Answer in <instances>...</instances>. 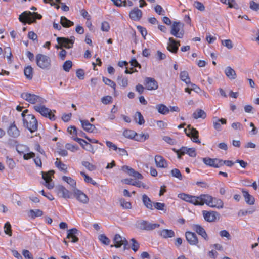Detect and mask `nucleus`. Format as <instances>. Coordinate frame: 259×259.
Returning <instances> with one entry per match:
<instances>
[{
	"instance_id": "obj_17",
	"label": "nucleus",
	"mask_w": 259,
	"mask_h": 259,
	"mask_svg": "<svg viewBox=\"0 0 259 259\" xmlns=\"http://www.w3.org/2000/svg\"><path fill=\"white\" fill-rule=\"evenodd\" d=\"M73 193L76 199L80 202L83 204L88 203L89 198L88 196L80 190L76 189L74 190Z\"/></svg>"
},
{
	"instance_id": "obj_28",
	"label": "nucleus",
	"mask_w": 259,
	"mask_h": 259,
	"mask_svg": "<svg viewBox=\"0 0 259 259\" xmlns=\"http://www.w3.org/2000/svg\"><path fill=\"white\" fill-rule=\"evenodd\" d=\"M220 123L222 124H225L226 123V120L224 118L219 119L217 117L213 118V127L218 131H220L221 130V126Z\"/></svg>"
},
{
	"instance_id": "obj_9",
	"label": "nucleus",
	"mask_w": 259,
	"mask_h": 259,
	"mask_svg": "<svg viewBox=\"0 0 259 259\" xmlns=\"http://www.w3.org/2000/svg\"><path fill=\"white\" fill-rule=\"evenodd\" d=\"M159 226V224L151 223L144 220H139L136 223L137 228L142 230L151 231Z\"/></svg>"
},
{
	"instance_id": "obj_40",
	"label": "nucleus",
	"mask_w": 259,
	"mask_h": 259,
	"mask_svg": "<svg viewBox=\"0 0 259 259\" xmlns=\"http://www.w3.org/2000/svg\"><path fill=\"white\" fill-rule=\"evenodd\" d=\"M60 23L64 27H69L74 25V23L67 19L65 17L62 16L61 17Z\"/></svg>"
},
{
	"instance_id": "obj_21",
	"label": "nucleus",
	"mask_w": 259,
	"mask_h": 259,
	"mask_svg": "<svg viewBox=\"0 0 259 259\" xmlns=\"http://www.w3.org/2000/svg\"><path fill=\"white\" fill-rule=\"evenodd\" d=\"M192 229L201 236L205 240H208L207 234L204 229L198 224H193L192 225Z\"/></svg>"
},
{
	"instance_id": "obj_63",
	"label": "nucleus",
	"mask_w": 259,
	"mask_h": 259,
	"mask_svg": "<svg viewBox=\"0 0 259 259\" xmlns=\"http://www.w3.org/2000/svg\"><path fill=\"white\" fill-rule=\"evenodd\" d=\"M250 8L254 11H258L259 10V3H256L253 1H250Z\"/></svg>"
},
{
	"instance_id": "obj_35",
	"label": "nucleus",
	"mask_w": 259,
	"mask_h": 259,
	"mask_svg": "<svg viewBox=\"0 0 259 259\" xmlns=\"http://www.w3.org/2000/svg\"><path fill=\"white\" fill-rule=\"evenodd\" d=\"M43 215V211L40 209H31L28 212V215L32 219L36 217H41Z\"/></svg>"
},
{
	"instance_id": "obj_47",
	"label": "nucleus",
	"mask_w": 259,
	"mask_h": 259,
	"mask_svg": "<svg viewBox=\"0 0 259 259\" xmlns=\"http://www.w3.org/2000/svg\"><path fill=\"white\" fill-rule=\"evenodd\" d=\"M170 173L172 177L178 179L179 180H183V176L179 169L174 168L171 170Z\"/></svg>"
},
{
	"instance_id": "obj_59",
	"label": "nucleus",
	"mask_w": 259,
	"mask_h": 259,
	"mask_svg": "<svg viewBox=\"0 0 259 259\" xmlns=\"http://www.w3.org/2000/svg\"><path fill=\"white\" fill-rule=\"evenodd\" d=\"M165 204L160 202L153 203V208H155L158 210H163L165 207Z\"/></svg>"
},
{
	"instance_id": "obj_54",
	"label": "nucleus",
	"mask_w": 259,
	"mask_h": 259,
	"mask_svg": "<svg viewBox=\"0 0 259 259\" xmlns=\"http://www.w3.org/2000/svg\"><path fill=\"white\" fill-rule=\"evenodd\" d=\"M82 165L90 171L96 169V166L88 161H82Z\"/></svg>"
},
{
	"instance_id": "obj_44",
	"label": "nucleus",
	"mask_w": 259,
	"mask_h": 259,
	"mask_svg": "<svg viewBox=\"0 0 259 259\" xmlns=\"http://www.w3.org/2000/svg\"><path fill=\"white\" fill-rule=\"evenodd\" d=\"M80 175L83 177L84 181L88 183L92 184L94 186L97 185V183H96L95 181H94L92 178L90 177L87 174H85L84 172L81 171Z\"/></svg>"
},
{
	"instance_id": "obj_50",
	"label": "nucleus",
	"mask_w": 259,
	"mask_h": 259,
	"mask_svg": "<svg viewBox=\"0 0 259 259\" xmlns=\"http://www.w3.org/2000/svg\"><path fill=\"white\" fill-rule=\"evenodd\" d=\"M103 81L106 84L111 87L114 89V91H115V90H116V84H115V83L114 81H113L111 79H109L108 78L105 77H103Z\"/></svg>"
},
{
	"instance_id": "obj_11",
	"label": "nucleus",
	"mask_w": 259,
	"mask_h": 259,
	"mask_svg": "<svg viewBox=\"0 0 259 259\" xmlns=\"http://www.w3.org/2000/svg\"><path fill=\"white\" fill-rule=\"evenodd\" d=\"M186 135L191 137L192 140L195 143H200V141L198 139V131L195 128L192 127L190 125L187 126V128L185 129Z\"/></svg>"
},
{
	"instance_id": "obj_10",
	"label": "nucleus",
	"mask_w": 259,
	"mask_h": 259,
	"mask_svg": "<svg viewBox=\"0 0 259 259\" xmlns=\"http://www.w3.org/2000/svg\"><path fill=\"white\" fill-rule=\"evenodd\" d=\"M183 26V25L181 22H174L171 26L170 34L177 38H183L184 32L183 30H181Z\"/></svg>"
},
{
	"instance_id": "obj_26",
	"label": "nucleus",
	"mask_w": 259,
	"mask_h": 259,
	"mask_svg": "<svg viewBox=\"0 0 259 259\" xmlns=\"http://www.w3.org/2000/svg\"><path fill=\"white\" fill-rule=\"evenodd\" d=\"M123 182L126 184L132 185L139 188L143 187L145 189H148V187L145 184L140 181H133L132 179H125L123 180Z\"/></svg>"
},
{
	"instance_id": "obj_13",
	"label": "nucleus",
	"mask_w": 259,
	"mask_h": 259,
	"mask_svg": "<svg viewBox=\"0 0 259 259\" xmlns=\"http://www.w3.org/2000/svg\"><path fill=\"white\" fill-rule=\"evenodd\" d=\"M55 190L59 197L63 198L64 199H69L71 198V193L62 185L57 186Z\"/></svg>"
},
{
	"instance_id": "obj_58",
	"label": "nucleus",
	"mask_w": 259,
	"mask_h": 259,
	"mask_svg": "<svg viewBox=\"0 0 259 259\" xmlns=\"http://www.w3.org/2000/svg\"><path fill=\"white\" fill-rule=\"evenodd\" d=\"M222 44L229 49H232L233 47L232 41L230 39L222 40Z\"/></svg>"
},
{
	"instance_id": "obj_20",
	"label": "nucleus",
	"mask_w": 259,
	"mask_h": 259,
	"mask_svg": "<svg viewBox=\"0 0 259 259\" xmlns=\"http://www.w3.org/2000/svg\"><path fill=\"white\" fill-rule=\"evenodd\" d=\"M187 241L192 245H196L198 242V238L195 233L187 231L185 233Z\"/></svg>"
},
{
	"instance_id": "obj_51",
	"label": "nucleus",
	"mask_w": 259,
	"mask_h": 259,
	"mask_svg": "<svg viewBox=\"0 0 259 259\" xmlns=\"http://www.w3.org/2000/svg\"><path fill=\"white\" fill-rule=\"evenodd\" d=\"M120 206L125 209H131L132 207L131 203L130 202L126 201L124 199H121L119 200Z\"/></svg>"
},
{
	"instance_id": "obj_25",
	"label": "nucleus",
	"mask_w": 259,
	"mask_h": 259,
	"mask_svg": "<svg viewBox=\"0 0 259 259\" xmlns=\"http://www.w3.org/2000/svg\"><path fill=\"white\" fill-rule=\"evenodd\" d=\"M82 128L87 132L92 133L95 130L94 125L91 124L88 120H80Z\"/></svg>"
},
{
	"instance_id": "obj_1",
	"label": "nucleus",
	"mask_w": 259,
	"mask_h": 259,
	"mask_svg": "<svg viewBox=\"0 0 259 259\" xmlns=\"http://www.w3.org/2000/svg\"><path fill=\"white\" fill-rule=\"evenodd\" d=\"M28 110H25L22 113L24 126L26 127L31 133L37 131L38 122L35 117L32 114H27Z\"/></svg>"
},
{
	"instance_id": "obj_64",
	"label": "nucleus",
	"mask_w": 259,
	"mask_h": 259,
	"mask_svg": "<svg viewBox=\"0 0 259 259\" xmlns=\"http://www.w3.org/2000/svg\"><path fill=\"white\" fill-rule=\"evenodd\" d=\"M22 254L25 258L33 259V255L28 250H23L22 251Z\"/></svg>"
},
{
	"instance_id": "obj_34",
	"label": "nucleus",
	"mask_w": 259,
	"mask_h": 259,
	"mask_svg": "<svg viewBox=\"0 0 259 259\" xmlns=\"http://www.w3.org/2000/svg\"><path fill=\"white\" fill-rule=\"evenodd\" d=\"M156 108L159 113L163 115H165L169 112V109L162 104L157 105Z\"/></svg>"
},
{
	"instance_id": "obj_5",
	"label": "nucleus",
	"mask_w": 259,
	"mask_h": 259,
	"mask_svg": "<svg viewBox=\"0 0 259 259\" xmlns=\"http://www.w3.org/2000/svg\"><path fill=\"white\" fill-rule=\"evenodd\" d=\"M36 63L37 65L42 69L49 70L51 66L50 58L42 54H38L36 56Z\"/></svg>"
},
{
	"instance_id": "obj_27",
	"label": "nucleus",
	"mask_w": 259,
	"mask_h": 259,
	"mask_svg": "<svg viewBox=\"0 0 259 259\" xmlns=\"http://www.w3.org/2000/svg\"><path fill=\"white\" fill-rule=\"evenodd\" d=\"M168 41L167 50L172 53H176L178 50V46H176V41L172 37L169 38Z\"/></svg>"
},
{
	"instance_id": "obj_49",
	"label": "nucleus",
	"mask_w": 259,
	"mask_h": 259,
	"mask_svg": "<svg viewBox=\"0 0 259 259\" xmlns=\"http://www.w3.org/2000/svg\"><path fill=\"white\" fill-rule=\"evenodd\" d=\"M99 240L104 245H108L110 243V239L104 234H101L98 237Z\"/></svg>"
},
{
	"instance_id": "obj_2",
	"label": "nucleus",
	"mask_w": 259,
	"mask_h": 259,
	"mask_svg": "<svg viewBox=\"0 0 259 259\" xmlns=\"http://www.w3.org/2000/svg\"><path fill=\"white\" fill-rule=\"evenodd\" d=\"M201 199H202L203 205L206 204L210 207H215L218 209H221L224 207V203L222 200L212 197L211 196L208 194H202Z\"/></svg>"
},
{
	"instance_id": "obj_62",
	"label": "nucleus",
	"mask_w": 259,
	"mask_h": 259,
	"mask_svg": "<svg viewBox=\"0 0 259 259\" xmlns=\"http://www.w3.org/2000/svg\"><path fill=\"white\" fill-rule=\"evenodd\" d=\"M112 98L110 96H106L105 97H103L101 99L102 102L105 105L110 104L112 102Z\"/></svg>"
},
{
	"instance_id": "obj_37",
	"label": "nucleus",
	"mask_w": 259,
	"mask_h": 259,
	"mask_svg": "<svg viewBox=\"0 0 259 259\" xmlns=\"http://www.w3.org/2000/svg\"><path fill=\"white\" fill-rule=\"evenodd\" d=\"M180 78L181 79L185 82L186 84H189L190 83V78L189 77L188 73L186 71H183L180 73Z\"/></svg>"
},
{
	"instance_id": "obj_32",
	"label": "nucleus",
	"mask_w": 259,
	"mask_h": 259,
	"mask_svg": "<svg viewBox=\"0 0 259 259\" xmlns=\"http://www.w3.org/2000/svg\"><path fill=\"white\" fill-rule=\"evenodd\" d=\"M226 76L230 79H234L236 77V74L235 70L231 67H227L225 70Z\"/></svg>"
},
{
	"instance_id": "obj_29",
	"label": "nucleus",
	"mask_w": 259,
	"mask_h": 259,
	"mask_svg": "<svg viewBox=\"0 0 259 259\" xmlns=\"http://www.w3.org/2000/svg\"><path fill=\"white\" fill-rule=\"evenodd\" d=\"M242 192L245 198V202L250 205L254 204L255 201L254 197L252 195H250L248 191L244 189L242 190Z\"/></svg>"
},
{
	"instance_id": "obj_38",
	"label": "nucleus",
	"mask_w": 259,
	"mask_h": 259,
	"mask_svg": "<svg viewBox=\"0 0 259 259\" xmlns=\"http://www.w3.org/2000/svg\"><path fill=\"white\" fill-rule=\"evenodd\" d=\"M134 120L139 125H142L145 123L143 116L140 112H136L134 116Z\"/></svg>"
},
{
	"instance_id": "obj_18",
	"label": "nucleus",
	"mask_w": 259,
	"mask_h": 259,
	"mask_svg": "<svg viewBox=\"0 0 259 259\" xmlns=\"http://www.w3.org/2000/svg\"><path fill=\"white\" fill-rule=\"evenodd\" d=\"M203 162L207 165L211 167L219 168L220 167V159L218 158H210L209 157L203 158Z\"/></svg>"
},
{
	"instance_id": "obj_57",
	"label": "nucleus",
	"mask_w": 259,
	"mask_h": 259,
	"mask_svg": "<svg viewBox=\"0 0 259 259\" xmlns=\"http://www.w3.org/2000/svg\"><path fill=\"white\" fill-rule=\"evenodd\" d=\"M65 148L72 152H74L78 149V147L76 145H72L70 143H67L65 145Z\"/></svg>"
},
{
	"instance_id": "obj_53",
	"label": "nucleus",
	"mask_w": 259,
	"mask_h": 259,
	"mask_svg": "<svg viewBox=\"0 0 259 259\" xmlns=\"http://www.w3.org/2000/svg\"><path fill=\"white\" fill-rule=\"evenodd\" d=\"M72 66V62L70 60H67L64 63L63 65V68L66 72H69Z\"/></svg>"
},
{
	"instance_id": "obj_12",
	"label": "nucleus",
	"mask_w": 259,
	"mask_h": 259,
	"mask_svg": "<svg viewBox=\"0 0 259 259\" xmlns=\"http://www.w3.org/2000/svg\"><path fill=\"white\" fill-rule=\"evenodd\" d=\"M113 241L114 245H111V247L115 246L116 248H119L123 245L124 250L128 249L127 241L125 238H122L119 234H117L115 235Z\"/></svg>"
},
{
	"instance_id": "obj_3",
	"label": "nucleus",
	"mask_w": 259,
	"mask_h": 259,
	"mask_svg": "<svg viewBox=\"0 0 259 259\" xmlns=\"http://www.w3.org/2000/svg\"><path fill=\"white\" fill-rule=\"evenodd\" d=\"M21 96L23 99L32 104H44L47 102L42 97L28 92L23 93Z\"/></svg>"
},
{
	"instance_id": "obj_42",
	"label": "nucleus",
	"mask_w": 259,
	"mask_h": 259,
	"mask_svg": "<svg viewBox=\"0 0 259 259\" xmlns=\"http://www.w3.org/2000/svg\"><path fill=\"white\" fill-rule=\"evenodd\" d=\"M62 180L67 183L71 187L75 188L76 186V181L70 177L63 176Z\"/></svg>"
},
{
	"instance_id": "obj_23",
	"label": "nucleus",
	"mask_w": 259,
	"mask_h": 259,
	"mask_svg": "<svg viewBox=\"0 0 259 259\" xmlns=\"http://www.w3.org/2000/svg\"><path fill=\"white\" fill-rule=\"evenodd\" d=\"M142 12L138 8H135L130 12V17L134 21H138L141 18Z\"/></svg>"
},
{
	"instance_id": "obj_4",
	"label": "nucleus",
	"mask_w": 259,
	"mask_h": 259,
	"mask_svg": "<svg viewBox=\"0 0 259 259\" xmlns=\"http://www.w3.org/2000/svg\"><path fill=\"white\" fill-rule=\"evenodd\" d=\"M42 16L37 13H32L31 12H24L19 17L20 22L26 24L27 22L31 24L35 21L36 19H40Z\"/></svg>"
},
{
	"instance_id": "obj_48",
	"label": "nucleus",
	"mask_w": 259,
	"mask_h": 259,
	"mask_svg": "<svg viewBox=\"0 0 259 259\" xmlns=\"http://www.w3.org/2000/svg\"><path fill=\"white\" fill-rule=\"evenodd\" d=\"M4 229L5 234L9 235V236H12V232L11 229V225L9 222H7L5 223L4 227Z\"/></svg>"
},
{
	"instance_id": "obj_39",
	"label": "nucleus",
	"mask_w": 259,
	"mask_h": 259,
	"mask_svg": "<svg viewBox=\"0 0 259 259\" xmlns=\"http://www.w3.org/2000/svg\"><path fill=\"white\" fill-rule=\"evenodd\" d=\"M149 137V136L148 134L136 133V135H135L134 139L136 141H137L144 142L146 140L148 139Z\"/></svg>"
},
{
	"instance_id": "obj_36",
	"label": "nucleus",
	"mask_w": 259,
	"mask_h": 259,
	"mask_svg": "<svg viewBox=\"0 0 259 259\" xmlns=\"http://www.w3.org/2000/svg\"><path fill=\"white\" fill-rule=\"evenodd\" d=\"M33 69L31 66H28L24 68V74L28 79H31L33 77Z\"/></svg>"
},
{
	"instance_id": "obj_43",
	"label": "nucleus",
	"mask_w": 259,
	"mask_h": 259,
	"mask_svg": "<svg viewBox=\"0 0 259 259\" xmlns=\"http://www.w3.org/2000/svg\"><path fill=\"white\" fill-rule=\"evenodd\" d=\"M118 83L122 87L125 88L128 85V79L126 77L119 76L117 79Z\"/></svg>"
},
{
	"instance_id": "obj_30",
	"label": "nucleus",
	"mask_w": 259,
	"mask_h": 259,
	"mask_svg": "<svg viewBox=\"0 0 259 259\" xmlns=\"http://www.w3.org/2000/svg\"><path fill=\"white\" fill-rule=\"evenodd\" d=\"M142 201L144 205L147 208L151 210L153 209V203H152L150 198H149V197L146 194L142 195Z\"/></svg>"
},
{
	"instance_id": "obj_16",
	"label": "nucleus",
	"mask_w": 259,
	"mask_h": 259,
	"mask_svg": "<svg viewBox=\"0 0 259 259\" xmlns=\"http://www.w3.org/2000/svg\"><path fill=\"white\" fill-rule=\"evenodd\" d=\"M145 85L146 88L148 90H155L158 87L156 80L151 77H146L145 79Z\"/></svg>"
},
{
	"instance_id": "obj_61",
	"label": "nucleus",
	"mask_w": 259,
	"mask_h": 259,
	"mask_svg": "<svg viewBox=\"0 0 259 259\" xmlns=\"http://www.w3.org/2000/svg\"><path fill=\"white\" fill-rule=\"evenodd\" d=\"M109 23L107 21H104L101 24V30L103 31L108 32L110 29Z\"/></svg>"
},
{
	"instance_id": "obj_15",
	"label": "nucleus",
	"mask_w": 259,
	"mask_h": 259,
	"mask_svg": "<svg viewBox=\"0 0 259 259\" xmlns=\"http://www.w3.org/2000/svg\"><path fill=\"white\" fill-rule=\"evenodd\" d=\"M51 173L53 175L54 171H50L48 173L42 172V177L45 181V186L49 189H52L54 186V184L51 177Z\"/></svg>"
},
{
	"instance_id": "obj_19",
	"label": "nucleus",
	"mask_w": 259,
	"mask_h": 259,
	"mask_svg": "<svg viewBox=\"0 0 259 259\" xmlns=\"http://www.w3.org/2000/svg\"><path fill=\"white\" fill-rule=\"evenodd\" d=\"M156 165L158 168H166L168 167L167 161L161 155H157L155 156Z\"/></svg>"
},
{
	"instance_id": "obj_24",
	"label": "nucleus",
	"mask_w": 259,
	"mask_h": 259,
	"mask_svg": "<svg viewBox=\"0 0 259 259\" xmlns=\"http://www.w3.org/2000/svg\"><path fill=\"white\" fill-rule=\"evenodd\" d=\"M78 233V231L76 228L68 230L67 231V238L68 239L71 238L72 242H77L78 241V238L76 236V235Z\"/></svg>"
},
{
	"instance_id": "obj_8",
	"label": "nucleus",
	"mask_w": 259,
	"mask_h": 259,
	"mask_svg": "<svg viewBox=\"0 0 259 259\" xmlns=\"http://www.w3.org/2000/svg\"><path fill=\"white\" fill-rule=\"evenodd\" d=\"M57 41L60 46L56 45V48L57 49H61L64 47L66 49H70L72 48L73 45L75 41V37L72 36L70 39L65 37H57Z\"/></svg>"
},
{
	"instance_id": "obj_41",
	"label": "nucleus",
	"mask_w": 259,
	"mask_h": 259,
	"mask_svg": "<svg viewBox=\"0 0 259 259\" xmlns=\"http://www.w3.org/2000/svg\"><path fill=\"white\" fill-rule=\"evenodd\" d=\"M56 166L60 170L63 171L65 172H67V166L65 164L63 163L59 158H56V161L55 162Z\"/></svg>"
},
{
	"instance_id": "obj_56",
	"label": "nucleus",
	"mask_w": 259,
	"mask_h": 259,
	"mask_svg": "<svg viewBox=\"0 0 259 259\" xmlns=\"http://www.w3.org/2000/svg\"><path fill=\"white\" fill-rule=\"evenodd\" d=\"M6 163L10 169H13L15 166V162L12 158L6 157Z\"/></svg>"
},
{
	"instance_id": "obj_55",
	"label": "nucleus",
	"mask_w": 259,
	"mask_h": 259,
	"mask_svg": "<svg viewBox=\"0 0 259 259\" xmlns=\"http://www.w3.org/2000/svg\"><path fill=\"white\" fill-rule=\"evenodd\" d=\"M132 243V249L134 252H136L139 248L140 245L138 242L134 238L131 240Z\"/></svg>"
},
{
	"instance_id": "obj_33",
	"label": "nucleus",
	"mask_w": 259,
	"mask_h": 259,
	"mask_svg": "<svg viewBox=\"0 0 259 259\" xmlns=\"http://www.w3.org/2000/svg\"><path fill=\"white\" fill-rule=\"evenodd\" d=\"M194 118L197 119L200 118L204 119L206 117V113L201 109H197L192 115Z\"/></svg>"
},
{
	"instance_id": "obj_52",
	"label": "nucleus",
	"mask_w": 259,
	"mask_h": 259,
	"mask_svg": "<svg viewBox=\"0 0 259 259\" xmlns=\"http://www.w3.org/2000/svg\"><path fill=\"white\" fill-rule=\"evenodd\" d=\"M122 170L123 171L127 173L131 176H133L135 171V170L133 168L129 167L127 165L123 166L122 167Z\"/></svg>"
},
{
	"instance_id": "obj_22",
	"label": "nucleus",
	"mask_w": 259,
	"mask_h": 259,
	"mask_svg": "<svg viewBox=\"0 0 259 259\" xmlns=\"http://www.w3.org/2000/svg\"><path fill=\"white\" fill-rule=\"evenodd\" d=\"M8 134L13 138H17L20 135V131L14 122L12 123L7 131Z\"/></svg>"
},
{
	"instance_id": "obj_7",
	"label": "nucleus",
	"mask_w": 259,
	"mask_h": 259,
	"mask_svg": "<svg viewBox=\"0 0 259 259\" xmlns=\"http://www.w3.org/2000/svg\"><path fill=\"white\" fill-rule=\"evenodd\" d=\"M33 109L43 116L48 117L52 121H54L56 119L55 116L52 112V111L47 108L44 104L36 105L33 106Z\"/></svg>"
},
{
	"instance_id": "obj_46",
	"label": "nucleus",
	"mask_w": 259,
	"mask_h": 259,
	"mask_svg": "<svg viewBox=\"0 0 259 259\" xmlns=\"http://www.w3.org/2000/svg\"><path fill=\"white\" fill-rule=\"evenodd\" d=\"M123 135L127 138L132 139H134L135 135H136V133L133 130H126L123 132Z\"/></svg>"
},
{
	"instance_id": "obj_45",
	"label": "nucleus",
	"mask_w": 259,
	"mask_h": 259,
	"mask_svg": "<svg viewBox=\"0 0 259 259\" xmlns=\"http://www.w3.org/2000/svg\"><path fill=\"white\" fill-rule=\"evenodd\" d=\"M189 148L187 147H182L179 150L174 149V151L177 154L178 157L180 158L181 156L184 155L185 154H187V151Z\"/></svg>"
},
{
	"instance_id": "obj_31",
	"label": "nucleus",
	"mask_w": 259,
	"mask_h": 259,
	"mask_svg": "<svg viewBox=\"0 0 259 259\" xmlns=\"http://www.w3.org/2000/svg\"><path fill=\"white\" fill-rule=\"evenodd\" d=\"M160 235L164 238H171L175 236V232L172 230L163 229L160 231Z\"/></svg>"
},
{
	"instance_id": "obj_60",
	"label": "nucleus",
	"mask_w": 259,
	"mask_h": 259,
	"mask_svg": "<svg viewBox=\"0 0 259 259\" xmlns=\"http://www.w3.org/2000/svg\"><path fill=\"white\" fill-rule=\"evenodd\" d=\"M194 6L200 11H203L205 10V7L204 5L202 3L198 1H196L194 2Z\"/></svg>"
},
{
	"instance_id": "obj_6",
	"label": "nucleus",
	"mask_w": 259,
	"mask_h": 259,
	"mask_svg": "<svg viewBox=\"0 0 259 259\" xmlns=\"http://www.w3.org/2000/svg\"><path fill=\"white\" fill-rule=\"evenodd\" d=\"M202 194L199 196H192L185 193H180L178 195V197L186 202L192 203L195 205H203L202 199L201 197Z\"/></svg>"
},
{
	"instance_id": "obj_14",
	"label": "nucleus",
	"mask_w": 259,
	"mask_h": 259,
	"mask_svg": "<svg viewBox=\"0 0 259 259\" xmlns=\"http://www.w3.org/2000/svg\"><path fill=\"white\" fill-rule=\"evenodd\" d=\"M202 214L205 220L208 222H215L217 219H219L220 218V214L214 211H207L203 210Z\"/></svg>"
}]
</instances>
